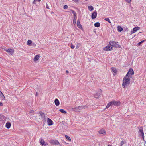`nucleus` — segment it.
Returning a JSON list of instances; mask_svg holds the SVG:
<instances>
[{
    "label": "nucleus",
    "instance_id": "1",
    "mask_svg": "<svg viewBox=\"0 0 146 146\" xmlns=\"http://www.w3.org/2000/svg\"><path fill=\"white\" fill-rule=\"evenodd\" d=\"M130 82L129 77L125 76L123 78L122 85L124 88H125L127 86L129 85Z\"/></svg>",
    "mask_w": 146,
    "mask_h": 146
},
{
    "label": "nucleus",
    "instance_id": "2",
    "mask_svg": "<svg viewBox=\"0 0 146 146\" xmlns=\"http://www.w3.org/2000/svg\"><path fill=\"white\" fill-rule=\"evenodd\" d=\"M84 107L83 106H79L78 107H76L73 108L72 109V110L74 111L79 112L80 111L84 108Z\"/></svg>",
    "mask_w": 146,
    "mask_h": 146
},
{
    "label": "nucleus",
    "instance_id": "3",
    "mask_svg": "<svg viewBox=\"0 0 146 146\" xmlns=\"http://www.w3.org/2000/svg\"><path fill=\"white\" fill-rule=\"evenodd\" d=\"M109 44L113 47H119V45L115 41H110L109 45Z\"/></svg>",
    "mask_w": 146,
    "mask_h": 146
},
{
    "label": "nucleus",
    "instance_id": "4",
    "mask_svg": "<svg viewBox=\"0 0 146 146\" xmlns=\"http://www.w3.org/2000/svg\"><path fill=\"white\" fill-rule=\"evenodd\" d=\"M134 74L133 70L132 69H130L128 72L126 76H129V77H130V76L133 75Z\"/></svg>",
    "mask_w": 146,
    "mask_h": 146
},
{
    "label": "nucleus",
    "instance_id": "5",
    "mask_svg": "<svg viewBox=\"0 0 146 146\" xmlns=\"http://www.w3.org/2000/svg\"><path fill=\"white\" fill-rule=\"evenodd\" d=\"M112 47H111L110 46L108 45L106 46L103 49V50L106 51L108 50L111 51L112 50Z\"/></svg>",
    "mask_w": 146,
    "mask_h": 146
},
{
    "label": "nucleus",
    "instance_id": "6",
    "mask_svg": "<svg viewBox=\"0 0 146 146\" xmlns=\"http://www.w3.org/2000/svg\"><path fill=\"white\" fill-rule=\"evenodd\" d=\"M138 129H139V130L138 131L139 134L140 135H141V136H143V135H144V133L143 131L142 127H139Z\"/></svg>",
    "mask_w": 146,
    "mask_h": 146
},
{
    "label": "nucleus",
    "instance_id": "7",
    "mask_svg": "<svg viewBox=\"0 0 146 146\" xmlns=\"http://www.w3.org/2000/svg\"><path fill=\"white\" fill-rule=\"evenodd\" d=\"M40 143L42 146H46L48 145L47 143L45 142L43 139H42L40 140Z\"/></svg>",
    "mask_w": 146,
    "mask_h": 146
},
{
    "label": "nucleus",
    "instance_id": "8",
    "mask_svg": "<svg viewBox=\"0 0 146 146\" xmlns=\"http://www.w3.org/2000/svg\"><path fill=\"white\" fill-rule=\"evenodd\" d=\"M97 12L95 11L93 13L91 17L93 19L95 18L97 16Z\"/></svg>",
    "mask_w": 146,
    "mask_h": 146
},
{
    "label": "nucleus",
    "instance_id": "9",
    "mask_svg": "<svg viewBox=\"0 0 146 146\" xmlns=\"http://www.w3.org/2000/svg\"><path fill=\"white\" fill-rule=\"evenodd\" d=\"M71 11H72L74 15L73 19H77V14L75 12V11L72 10H71Z\"/></svg>",
    "mask_w": 146,
    "mask_h": 146
},
{
    "label": "nucleus",
    "instance_id": "10",
    "mask_svg": "<svg viewBox=\"0 0 146 146\" xmlns=\"http://www.w3.org/2000/svg\"><path fill=\"white\" fill-rule=\"evenodd\" d=\"M47 118L48 124L49 125H52L53 122L52 121V120L50 119L49 118Z\"/></svg>",
    "mask_w": 146,
    "mask_h": 146
},
{
    "label": "nucleus",
    "instance_id": "11",
    "mask_svg": "<svg viewBox=\"0 0 146 146\" xmlns=\"http://www.w3.org/2000/svg\"><path fill=\"white\" fill-rule=\"evenodd\" d=\"M51 143L53 145H60L59 142L57 140H53L52 141Z\"/></svg>",
    "mask_w": 146,
    "mask_h": 146
},
{
    "label": "nucleus",
    "instance_id": "12",
    "mask_svg": "<svg viewBox=\"0 0 146 146\" xmlns=\"http://www.w3.org/2000/svg\"><path fill=\"white\" fill-rule=\"evenodd\" d=\"M38 113L40 115L42 118H44V119H45V114L44 113L42 112V111H40Z\"/></svg>",
    "mask_w": 146,
    "mask_h": 146
},
{
    "label": "nucleus",
    "instance_id": "13",
    "mask_svg": "<svg viewBox=\"0 0 146 146\" xmlns=\"http://www.w3.org/2000/svg\"><path fill=\"white\" fill-rule=\"evenodd\" d=\"M77 25L78 28H82V25L80 24V21L79 20H78L77 22Z\"/></svg>",
    "mask_w": 146,
    "mask_h": 146
},
{
    "label": "nucleus",
    "instance_id": "14",
    "mask_svg": "<svg viewBox=\"0 0 146 146\" xmlns=\"http://www.w3.org/2000/svg\"><path fill=\"white\" fill-rule=\"evenodd\" d=\"M101 92H100V93H97L94 95V97L96 98H99L100 96L101 95Z\"/></svg>",
    "mask_w": 146,
    "mask_h": 146
},
{
    "label": "nucleus",
    "instance_id": "15",
    "mask_svg": "<svg viewBox=\"0 0 146 146\" xmlns=\"http://www.w3.org/2000/svg\"><path fill=\"white\" fill-rule=\"evenodd\" d=\"M40 57L39 55H36L34 58V61H36L39 59V58Z\"/></svg>",
    "mask_w": 146,
    "mask_h": 146
},
{
    "label": "nucleus",
    "instance_id": "16",
    "mask_svg": "<svg viewBox=\"0 0 146 146\" xmlns=\"http://www.w3.org/2000/svg\"><path fill=\"white\" fill-rule=\"evenodd\" d=\"M11 126V123L9 122H7L6 124V127L7 129H9L10 128Z\"/></svg>",
    "mask_w": 146,
    "mask_h": 146
},
{
    "label": "nucleus",
    "instance_id": "17",
    "mask_svg": "<svg viewBox=\"0 0 146 146\" xmlns=\"http://www.w3.org/2000/svg\"><path fill=\"white\" fill-rule=\"evenodd\" d=\"M54 102L55 104L57 106H58L60 104L59 100L57 99H56L55 100Z\"/></svg>",
    "mask_w": 146,
    "mask_h": 146
},
{
    "label": "nucleus",
    "instance_id": "18",
    "mask_svg": "<svg viewBox=\"0 0 146 146\" xmlns=\"http://www.w3.org/2000/svg\"><path fill=\"white\" fill-rule=\"evenodd\" d=\"M99 133L100 134H105V131L104 129H103L100 130L99 131Z\"/></svg>",
    "mask_w": 146,
    "mask_h": 146
},
{
    "label": "nucleus",
    "instance_id": "19",
    "mask_svg": "<svg viewBox=\"0 0 146 146\" xmlns=\"http://www.w3.org/2000/svg\"><path fill=\"white\" fill-rule=\"evenodd\" d=\"M114 105H118L120 104V103L119 102H117L116 101H112V104Z\"/></svg>",
    "mask_w": 146,
    "mask_h": 146
},
{
    "label": "nucleus",
    "instance_id": "20",
    "mask_svg": "<svg viewBox=\"0 0 146 146\" xmlns=\"http://www.w3.org/2000/svg\"><path fill=\"white\" fill-rule=\"evenodd\" d=\"M140 29L139 27H136L134 28L133 29V31L135 32H136L137 30Z\"/></svg>",
    "mask_w": 146,
    "mask_h": 146
},
{
    "label": "nucleus",
    "instance_id": "21",
    "mask_svg": "<svg viewBox=\"0 0 146 146\" xmlns=\"http://www.w3.org/2000/svg\"><path fill=\"white\" fill-rule=\"evenodd\" d=\"M117 29L118 31H119V32L123 30V29L120 26H118L117 27Z\"/></svg>",
    "mask_w": 146,
    "mask_h": 146
},
{
    "label": "nucleus",
    "instance_id": "22",
    "mask_svg": "<svg viewBox=\"0 0 146 146\" xmlns=\"http://www.w3.org/2000/svg\"><path fill=\"white\" fill-rule=\"evenodd\" d=\"M5 51L8 52L12 53L13 52V50L11 49H9L6 50Z\"/></svg>",
    "mask_w": 146,
    "mask_h": 146
},
{
    "label": "nucleus",
    "instance_id": "23",
    "mask_svg": "<svg viewBox=\"0 0 146 146\" xmlns=\"http://www.w3.org/2000/svg\"><path fill=\"white\" fill-rule=\"evenodd\" d=\"M94 25L95 27H98L100 26V24L99 22H96L94 24Z\"/></svg>",
    "mask_w": 146,
    "mask_h": 146
},
{
    "label": "nucleus",
    "instance_id": "24",
    "mask_svg": "<svg viewBox=\"0 0 146 146\" xmlns=\"http://www.w3.org/2000/svg\"><path fill=\"white\" fill-rule=\"evenodd\" d=\"M112 104V101L110 102L106 106V108H108L110 107V106Z\"/></svg>",
    "mask_w": 146,
    "mask_h": 146
},
{
    "label": "nucleus",
    "instance_id": "25",
    "mask_svg": "<svg viewBox=\"0 0 146 146\" xmlns=\"http://www.w3.org/2000/svg\"><path fill=\"white\" fill-rule=\"evenodd\" d=\"M59 111L61 112L64 114H66V111L63 109H60L59 110Z\"/></svg>",
    "mask_w": 146,
    "mask_h": 146
},
{
    "label": "nucleus",
    "instance_id": "26",
    "mask_svg": "<svg viewBox=\"0 0 146 146\" xmlns=\"http://www.w3.org/2000/svg\"><path fill=\"white\" fill-rule=\"evenodd\" d=\"M126 143L125 141H122L121 142L119 146H123Z\"/></svg>",
    "mask_w": 146,
    "mask_h": 146
},
{
    "label": "nucleus",
    "instance_id": "27",
    "mask_svg": "<svg viewBox=\"0 0 146 146\" xmlns=\"http://www.w3.org/2000/svg\"><path fill=\"white\" fill-rule=\"evenodd\" d=\"M88 8L90 11H92L94 9L93 7L91 6H89L88 7Z\"/></svg>",
    "mask_w": 146,
    "mask_h": 146
},
{
    "label": "nucleus",
    "instance_id": "28",
    "mask_svg": "<svg viewBox=\"0 0 146 146\" xmlns=\"http://www.w3.org/2000/svg\"><path fill=\"white\" fill-rule=\"evenodd\" d=\"M32 43V41L30 40H29L28 41L27 44L28 45L30 46Z\"/></svg>",
    "mask_w": 146,
    "mask_h": 146
},
{
    "label": "nucleus",
    "instance_id": "29",
    "mask_svg": "<svg viewBox=\"0 0 146 146\" xmlns=\"http://www.w3.org/2000/svg\"><path fill=\"white\" fill-rule=\"evenodd\" d=\"M112 71L114 72V73H116L117 72V70L115 68H112Z\"/></svg>",
    "mask_w": 146,
    "mask_h": 146
},
{
    "label": "nucleus",
    "instance_id": "30",
    "mask_svg": "<svg viewBox=\"0 0 146 146\" xmlns=\"http://www.w3.org/2000/svg\"><path fill=\"white\" fill-rule=\"evenodd\" d=\"M4 118V117L2 115H0V121H2Z\"/></svg>",
    "mask_w": 146,
    "mask_h": 146
},
{
    "label": "nucleus",
    "instance_id": "31",
    "mask_svg": "<svg viewBox=\"0 0 146 146\" xmlns=\"http://www.w3.org/2000/svg\"><path fill=\"white\" fill-rule=\"evenodd\" d=\"M0 97L5 98L4 96L2 93L0 91Z\"/></svg>",
    "mask_w": 146,
    "mask_h": 146
},
{
    "label": "nucleus",
    "instance_id": "32",
    "mask_svg": "<svg viewBox=\"0 0 146 146\" xmlns=\"http://www.w3.org/2000/svg\"><path fill=\"white\" fill-rule=\"evenodd\" d=\"M65 137H66V138L69 141H70L71 140V139L70 137H69V136L67 135H65Z\"/></svg>",
    "mask_w": 146,
    "mask_h": 146
},
{
    "label": "nucleus",
    "instance_id": "33",
    "mask_svg": "<svg viewBox=\"0 0 146 146\" xmlns=\"http://www.w3.org/2000/svg\"><path fill=\"white\" fill-rule=\"evenodd\" d=\"M81 45V44L79 43H77L76 45V48L78 49Z\"/></svg>",
    "mask_w": 146,
    "mask_h": 146
},
{
    "label": "nucleus",
    "instance_id": "34",
    "mask_svg": "<svg viewBox=\"0 0 146 146\" xmlns=\"http://www.w3.org/2000/svg\"><path fill=\"white\" fill-rule=\"evenodd\" d=\"M104 19L106 21H108L110 23H111L110 19L108 18H105Z\"/></svg>",
    "mask_w": 146,
    "mask_h": 146
},
{
    "label": "nucleus",
    "instance_id": "35",
    "mask_svg": "<svg viewBox=\"0 0 146 146\" xmlns=\"http://www.w3.org/2000/svg\"><path fill=\"white\" fill-rule=\"evenodd\" d=\"M144 40H143V41H141L140 42H139L138 44V45H141V44L143 42H144Z\"/></svg>",
    "mask_w": 146,
    "mask_h": 146
},
{
    "label": "nucleus",
    "instance_id": "36",
    "mask_svg": "<svg viewBox=\"0 0 146 146\" xmlns=\"http://www.w3.org/2000/svg\"><path fill=\"white\" fill-rule=\"evenodd\" d=\"M68 7L67 5H65L64 7V9H67Z\"/></svg>",
    "mask_w": 146,
    "mask_h": 146
},
{
    "label": "nucleus",
    "instance_id": "37",
    "mask_svg": "<svg viewBox=\"0 0 146 146\" xmlns=\"http://www.w3.org/2000/svg\"><path fill=\"white\" fill-rule=\"evenodd\" d=\"M76 19H73V23L74 25H75L76 23Z\"/></svg>",
    "mask_w": 146,
    "mask_h": 146
},
{
    "label": "nucleus",
    "instance_id": "38",
    "mask_svg": "<svg viewBox=\"0 0 146 146\" xmlns=\"http://www.w3.org/2000/svg\"><path fill=\"white\" fill-rule=\"evenodd\" d=\"M128 3H131V0H125Z\"/></svg>",
    "mask_w": 146,
    "mask_h": 146
},
{
    "label": "nucleus",
    "instance_id": "39",
    "mask_svg": "<svg viewBox=\"0 0 146 146\" xmlns=\"http://www.w3.org/2000/svg\"><path fill=\"white\" fill-rule=\"evenodd\" d=\"M74 2H75V3H77L78 2V0H72Z\"/></svg>",
    "mask_w": 146,
    "mask_h": 146
},
{
    "label": "nucleus",
    "instance_id": "40",
    "mask_svg": "<svg viewBox=\"0 0 146 146\" xmlns=\"http://www.w3.org/2000/svg\"><path fill=\"white\" fill-rule=\"evenodd\" d=\"M74 46H73V45H71V46H70V47L71 48H72V49H74Z\"/></svg>",
    "mask_w": 146,
    "mask_h": 146
},
{
    "label": "nucleus",
    "instance_id": "41",
    "mask_svg": "<svg viewBox=\"0 0 146 146\" xmlns=\"http://www.w3.org/2000/svg\"><path fill=\"white\" fill-rule=\"evenodd\" d=\"M46 7L47 9H49L48 6V4H46Z\"/></svg>",
    "mask_w": 146,
    "mask_h": 146
},
{
    "label": "nucleus",
    "instance_id": "42",
    "mask_svg": "<svg viewBox=\"0 0 146 146\" xmlns=\"http://www.w3.org/2000/svg\"><path fill=\"white\" fill-rule=\"evenodd\" d=\"M135 33L133 30L131 31V34L134 33Z\"/></svg>",
    "mask_w": 146,
    "mask_h": 146
},
{
    "label": "nucleus",
    "instance_id": "43",
    "mask_svg": "<svg viewBox=\"0 0 146 146\" xmlns=\"http://www.w3.org/2000/svg\"><path fill=\"white\" fill-rule=\"evenodd\" d=\"M3 105V104L2 102H0V106H2Z\"/></svg>",
    "mask_w": 146,
    "mask_h": 146
},
{
    "label": "nucleus",
    "instance_id": "44",
    "mask_svg": "<svg viewBox=\"0 0 146 146\" xmlns=\"http://www.w3.org/2000/svg\"><path fill=\"white\" fill-rule=\"evenodd\" d=\"M66 72L67 73H69V72L68 71V70H66Z\"/></svg>",
    "mask_w": 146,
    "mask_h": 146
},
{
    "label": "nucleus",
    "instance_id": "45",
    "mask_svg": "<svg viewBox=\"0 0 146 146\" xmlns=\"http://www.w3.org/2000/svg\"><path fill=\"white\" fill-rule=\"evenodd\" d=\"M142 138L143 139H144V135H143V136H142Z\"/></svg>",
    "mask_w": 146,
    "mask_h": 146
},
{
    "label": "nucleus",
    "instance_id": "46",
    "mask_svg": "<svg viewBox=\"0 0 146 146\" xmlns=\"http://www.w3.org/2000/svg\"><path fill=\"white\" fill-rule=\"evenodd\" d=\"M35 0H34L33 1V3H35Z\"/></svg>",
    "mask_w": 146,
    "mask_h": 146
},
{
    "label": "nucleus",
    "instance_id": "47",
    "mask_svg": "<svg viewBox=\"0 0 146 146\" xmlns=\"http://www.w3.org/2000/svg\"><path fill=\"white\" fill-rule=\"evenodd\" d=\"M108 146H111V145H108Z\"/></svg>",
    "mask_w": 146,
    "mask_h": 146
},
{
    "label": "nucleus",
    "instance_id": "48",
    "mask_svg": "<svg viewBox=\"0 0 146 146\" xmlns=\"http://www.w3.org/2000/svg\"><path fill=\"white\" fill-rule=\"evenodd\" d=\"M41 1V0H38V1Z\"/></svg>",
    "mask_w": 146,
    "mask_h": 146
}]
</instances>
